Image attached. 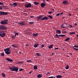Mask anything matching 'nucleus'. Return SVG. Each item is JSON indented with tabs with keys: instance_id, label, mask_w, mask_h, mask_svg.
Masks as SVG:
<instances>
[{
	"instance_id": "1",
	"label": "nucleus",
	"mask_w": 78,
	"mask_h": 78,
	"mask_svg": "<svg viewBox=\"0 0 78 78\" xmlns=\"http://www.w3.org/2000/svg\"><path fill=\"white\" fill-rule=\"evenodd\" d=\"M42 17H43L42 18ZM36 18L38 19V20H41L42 21L44 20H47L48 19V18L47 16H44V15H40L38 16H37Z\"/></svg>"
},
{
	"instance_id": "2",
	"label": "nucleus",
	"mask_w": 78,
	"mask_h": 78,
	"mask_svg": "<svg viewBox=\"0 0 78 78\" xmlns=\"http://www.w3.org/2000/svg\"><path fill=\"white\" fill-rule=\"evenodd\" d=\"M9 69L12 71L13 72L15 71V72H18L19 68L17 67H16L15 68H11L10 66L9 67Z\"/></svg>"
},
{
	"instance_id": "3",
	"label": "nucleus",
	"mask_w": 78,
	"mask_h": 78,
	"mask_svg": "<svg viewBox=\"0 0 78 78\" xmlns=\"http://www.w3.org/2000/svg\"><path fill=\"white\" fill-rule=\"evenodd\" d=\"M9 50H10V48H7L5 49L4 51L5 52V54L7 55H10L11 54V52L9 51Z\"/></svg>"
},
{
	"instance_id": "4",
	"label": "nucleus",
	"mask_w": 78,
	"mask_h": 78,
	"mask_svg": "<svg viewBox=\"0 0 78 78\" xmlns=\"http://www.w3.org/2000/svg\"><path fill=\"white\" fill-rule=\"evenodd\" d=\"M8 20H4L1 21L0 23L2 25H6L8 24Z\"/></svg>"
},
{
	"instance_id": "5",
	"label": "nucleus",
	"mask_w": 78,
	"mask_h": 78,
	"mask_svg": "<svg viewBox=\"0 0 78 78\" xmlns=\"http://www.w3.org/2000/svg\"><path fill=\"white\" fill-rule=\"evenodd\" d=\"M6 36V33H5V31H0V36L2 37H4Z\"/></svg>"
},
{
	"instance_id": "6",
	"label": "nucleus",
	"mask_w": 78,
	"mask_h": 78,
	"mask_svg": "<svg viewBox=\"0 0 78 78\" xmlns=\"http://www.w3.org/2000/svg\"><path fill=\"white\" fill-rule=\"evenodd\" d=\"M8 29L6 28V27L3 26L2 25L0 26V30H7Z\"/></svg>"
},
{
	"instance_id": "7",
	"label": "nucleus",
	"mask_w": 78,
	"mask_h": 78,
	"mask_svg": "<svg viewBox=\"0 0 78 78\" xmlns=\"http://www.w3.org/2000/svg\"><path fill=\"white\" fill-rule=\"evenodd\" d=\"M8 13L7 12L0 11V16H3L4 15H7Z\"/></svg>"
},
{
	"instance_id": "8",
	"label": "nucleus",
	"mask_w": 78,
	"mask_h": 78,
	"mask_svg": "<svg viewBox=\"0 0 78 78\" xmlns=\"http://www.w3.org/2000/svg\"><path fill=\"white\" fill-rule=\"evenodd\" d=\"M18 24L19 25H21V26H23L25 25V23H23V22H21L18 23Z\"/></svg>"
},
{
	"instance_id": "9",
	"label": "nucleus",
	"mask_w": 78,
	"mask_h": 78,
	"mask_svg": "<svg viewBox=\"0 0 78 78\" xmlns=\"http://www.w3.org/2000/svg\"><path fill=\"white\" fill-rule=\"evenodd\" d=\"M31 4L30 3L27 4L25 6L26 8H31Z\"/></svg>"
},
{
	"instance_id": "10",
	"label": "nucleus",
	"mask_w": 78,
	"mask_h": 78,
	"mask_svg": "<svg viewBox=\"0 0 78 78\" xmlns=\"http://www.w3.org/2000/svg\"><path fill=\"white\" fill-rule=\"evenodd\" d=\"M62 3L63 5H68L69 4V2L66 1H64L62 2Z\"/></svg>"
},
{
	"instance_id": "11",
	"label": "nucleus",
	"mask_w": 78,
	"mask_h": 78,
	"mask_svg": "<svg viewBox=\"0 0 78 78\" xmlns=\"http://www.w3.org/2000/svg\"><path fill=\"white\" fill-rule=\"evenodd\" d=\"M66 23L62 24L61 26L63 28H66V27H67L66 26Z\"/></svg>"
},
{
	"instance_id": "12",
	"label": "nucleus",
	"mask_w": 78,
	"mask_h": 78,
	"mask_svg": "<svg viewBox=\"0 0 78 78\" xmlns=\"http://www.w3.org/2000/svg\"><path fill=\"white\" fill-rule=\"evenodd\" d=\"M41 6L42 8H43V7L45 6V4L44 3H41Z\"/></svg>"
},
{
	"instance_id": "13",
	"label": "nucleus",
	"mask_w": 78,
	"mask_h": 78,
	"mask_svg": "<svg viewBox=\"0 0 78 78\" xmlns=\"http://www.w3.org/2000/svg\"><path fill=\"white\" fill-rule=\"evenodd\" d=\"M39 44H35L34 45V47H35V48H37V47L39 46Z\"/></svg>"
},
{
	"instance_id": "14",
	"label": "nucleus",
	"mask_w": 78,
	"mask_h": 78,
	"mask_svg": "<svg viewBox=\"0 0 78 78\" xmlns=\"http://www.w3.org/2000/svg\"><path fill=\"white\" fill-rule=\"evenodd\" d=\"M6 60H7L8 61H9V62H12L13 61V60H11V59H10L9 58H7L5 59Z\"/></svg>"
},
{
	"instance_id": "15",
	"label": "nucleus",
	"mask_w": 78,
	"mask_h": 78,
	"mask_svg": "<svg viewBox=\"0 0 78 78\" xmlns=\"http://www.w3.org/2000/svg\"><path fill=\"white\" fill-rule=\"evenodd\" d=\"M61 31L59 30H56V34H61Z\"/></svg>"
},
{
	"instance_id": "16",
	"label": "nucleus",
	"mask_w": 78,
	"mask_h": 78,
	"mask_svg": "<svg viewBox=\"0 0 78 78\" xmlns=\"http://www.w3.org/2000/svg\"><path fill=\"white\" fill-rule=\"evenodd\" d=\"M34 3L35 5H39V2H34Z\"/></svg>"
},
{
	"instance_id": "17",
	"label": "nucleus",
	"mask_w": 78,
	"mask_h": 78,
	"mask_svg": "<svg viewBox=\"0 0 78 78\" xmlns=\"http://www.w3.org/2000/svg\"><path fill=\"white\" fill-rule=\"evenodd\" d=\"M42 76L41 74H38L37 76V78H41Z\"/></svg>"
},
{
	"instance_id": "18",
	"label": "nucleus",
	"mask_w": 78,
	"mask_h": 78,
	"mask_svg": "<svg viewBox=\"0 0 78 78\" xmlns=\"http://www.w3.org/2000/svg\"><path fill=\"white\" fill-rule=\"evenodd\" d=\"M62 76H61V75H58L56 76V77L57 78H61Z\"/></svg>"
},
{
	"instance_id": "19",
	"label": "nucleus",
	"mask_w": 78,
	"mask_h": 78,
	"mask_svg": "<svg viewBox=\"0 0 78 78\" xmlns=\"http://www.w3.org/2000/svg\"><path fill=\"white\" fill-rule=\"evenodd\" d=\"M34 70H37V66H34Z\"/></svg>"
},
{
	"instance_id": "20",
	"label": "nucleus",
	"mask_w": 78,
	"mask_h": 78,
	"mask_svg": "<svg viewBox=\"0 0 78 78\" xmlns=\"http://www.w3.org/2000/svg\"><path fill=\"white\" fill-rule=\"evenodd\" d=\"M12 5L15 6H16L17 5V2H14L12 4Z\"/></svg>"
},
{
	"instance_id": "21",
	"label": "nucleus",
	"mask_w": 78,
	"mask_h": 78,
	"mask_svg": "<svg viewBox=\"0 0 78 78\" xmlns=\"http://www.w3.org/2000/svg\"><path fill=\"white\" fill-rule=\"evenodd\" d=\"M33 36H35V37H36L37 36V35H38V34H33Z\"/></svg>"
},
{
	"instance_id": "22",
	"label": "nucleus",
	"mask_w": 78,
	"mask_h": 78,
	"mask_svg": "<svg viewBox=\"0 0 78 78\" xmlns=\"http://www.w3.org/2000/svg\"><path fill=\"white\" fill-rule=\"evenodd\" d=\"M69 65H67L65 67V69H66V70L69 69Z\"/></svg>"
},
{
	"instance_id": "23",
	"label": "nucleus",
	"mask_w": 78,
	"mask_h": 78,
	"mask_svg": "<svg viewBox=\"0 0 78 78\" xmlns=\"http://www.w3.org/2000/svg\"><path fill=\"white\" fill-rule=\"evenodd\" d=\"M69 34L70 35H72V34H75V33L70 32Z\"/></svg>"
},
{
	"instance_id": "24",
	"label": "nucleus",
	"mask_w": 78,
	"mask_h": 78,
	"mask_svg": "<svg viewBox=\"0 0 78 78\" xmlns=\"http://www.w3.org/2000/svg\"><path fill=\"white\" fill-rule=\"evenodd\" d=\"M69 40H70V38H67L65 40V42H66V41H69Z\"/></svg>"
},
{
	"instance_id": "25",
	"label": "nucleus",
	"mask_w": 78,
	"mask_h": 78,
	"mask_svg": "<svg viewBox=\"0 0 78 78\" xmlns=\"http://www.w3.org/2000/svg\"><path fill=\"white\" fill-rule=\"evenodd\" d=\"M53 45L51 44V45L49 46L48 47L49 48H51L53 47Z\"/></svg>"
},
{
	"instance_id": "26",
	"label": "nucleus",
	"mask_w": 78,
	"mask_h": 78,
	"mask_svg": "<svg viewBox=\"0 0 78 78\" xmlns=\"http://www.w3.org/2000/svg\"><path fill=\"white\" fill-rule=\"evenodd\" d=\"M48 17L50 18L51 19H53V16H52L51 15H49L48 16Z\"/></svg>"
},
{
	"instance_id": "27",
	"label": "nucleus",
	"mask_w": 78,
	"mask_h": 78,
	"mask_svg": "<svg viewBox=\"0 0 78 78\" xmlns=\"http://www.w3.org/2000/svg\"><path fill=\"white\" fill-rule=\"evenodd\" d=\"M34 23V22L32 21V22H30L29 23V24H33Z\"/></svg>"
},
{
	"instance_id": "28",
	"label": "nucleus",
	"mask_w": 78,
	"mask_h": 78,
	"mask_svg": "<svg viewBox=\"0 0 78 78\" xmlns=\"http://www.w3.org/2000/svg\"><path fill=\"white\" fill-rule=\"evenodd\" d=\"M4 55H5L4 52L2 53L1 55V56H2V57H4Z\"/></svg>"
},
{
	"instance_id": "29",
	"label": "nucleus",
	"mask_w": 78,
	"mask_h": 78,
	"mask_svg": "<svg viewBox=\"0 0 78 78\" xmlns=\"http://www.w3.org/2000/svg\"><path fill=\"white\" fill-rule=\"evenodd\" d=\"M12 46L13 47H17V46L15 45V44H12Z\"/></svg>"
},
{
	"instance_id": "30",
	"label": "nucleus",
	"mask_w": 78,
	"mask_h": 78,
	"mask_svg": "<svg viewBox=\"0 0 78 78\" xmlns=\"http://www.w3.org/2000/svg\"><path fill=\"white\" fill-rule=\"evenodd\" d=\"M36 55H37V56H40L41 55V54L38 53H36Z\"/></svg>"
},
{
	"instance_id": "31",
	"label": "nucleus",
	"mask_w": 78,
	"mask_h": 78,
	"mask_svg": "<svg viewBox=\"0 0 78 78\" xmlns=\"http://www.w3.org/2000/svg\"><path fill=\"white\" fill-rule=\"evenodd\" d=\"M18 64H23V61H20V62H18Z\"/></svg>"
},
{
	"instance_id": "32",
	"label": "nucleus",
	"mask_w": 78,
	"mask_h": 78,
	"mask_svg": "<svg viewBox=\"0 0 78 78\" xmlns=\"http://www.w3.org/2000/svg\"><path fill=\"white\" fill-rule=\"evenodd\" d=\"M2 76L3 77H5V74L4 73H2Z\"/></svg>"
},
{
	"instance_id": "33",
	"label": "nucleus",
	"mask_w": 78,
	"mask_h": 78,
	"mask_svg": "<svg viewBox=\"0 0 78 78\" xmlns=\"http://www.w3.org/2000/svg\"><path fill=\"white\" fill-rule=\"evenodd\" d=\"M73 47H75V48H78V46L75 45H74V46H73Z\"/></svg>"
},
{
	"instance_id": "34",
	"label": "nucleus",
	"mask_w": 78,
	"mask_h": 78,
	"mask_svg": "<svg viewBox=\"0 0 78 78\" xmlns=\"http://www.w3.org/2000/svg\"><path fill=\"white\" fill-rule=\"evenodd\" d=\"M16 35L18 36V35H19V34L18 33H16L15 34V37H16Z\"/></svg>"
},
{
	"instance_id": "35",
	"label": "nucleus",
	"mask_w": 78,
	"mask_h": 78,
	"mask_svg": "<svg viewBox=\"0 0 78 78\" xmlns=\"http://www.w3.org/2000/svg\"><path fill=\"white\" fill-rule=\"evenodd\" d=\"M15 36L14 35H13L12 36V39H14L15 38Z\"/></svg>"
},
{
	"instance_id": "36",
	"label": "nucleus",
	"mask_w": 78,
	"mask_h": 78,
	"mask_svg": "<svg viewBox=\"0 0 78 78\" xmlns=\"http://www.w3.org/2000/svg\"><path fill=\"white\" fill-rule=\"evenodd\" d=\"M55 36L57 38H59V35H58V34H56L55 35Z\"/></svg>"
},
{
	"instance_id": "37",
	"label": "nucleus",
	"mask_w": 78,
	"mask_h": 78,
	"mask_svg": "<svg viewBox=\"0 0 78 78\" xmlns=\"http://www.w3.org/2000/svg\"><path fill=\"white\" fill-rule=\"evenodd\" d=\"M32 62V61L31 60H27V62Z\"/></svg>"
},
{
	"instance_id": "38",
	"label": "nucleus",
	"mask_w": 78,
	"mask_h": 78,
	"mask_svg": "<svg viewBox=\"0 0 78 78\" xmlns=\"http://www.w3.org/2000/svg\"><path fill=\"white\" fill-rule=\"evenodd\" d=\"M74 50H76V51H78V48H73Z\"/></svg>"
},
{
	"instance_id": "39",
	"label": "nucleus",
	"mask_w": 78,
	"mask_h": 78,
	"mask_svg": "<svg viewBox=\"0 0 78 78\" xmlns=\"http://www.w3.org/2000/svg\"><path fill=\"white\" fill-rule=\"evenodd\" d=\"M41 48H44V44H41Z\"/></svg>"
},
{
	"instance_id": "40",
	"label": "nucleus",
	"mask_w": 78,
	"mask_h": 78,
	"mask_svg": "<svg viewBox=\"0 0 78 78\" xmlns=\"http://www.w3.org/2000/svg\"><path fill=\"white\" fill-rule=\"evenodd\" d=\"M69 27H70V28H72V27H72V26L70 25H69Z\"/></svg>"
},
{
	"instance_id": "41",
	"label": "nucleus",
	"mask_w": 78,
	"mask_h": 78,
	"mask_svg": "<svg viewBox=\"0 0 78 78\" xmlns=\"http://www.w3.org/2000/svg\"><path fill=\"white\" fill-rule=\"evenodd\" d=\"M52 12H48V14H51V13H52Z\"/></svg>"
},
{
	"instance_id": "42",
	"label": "nucleus",
	"mask_w": 78,
	"mask_h": 78,
	"mask_svg": "<svg viewBox=\"0 0 78 78\" xmlns=\"http://www.w3.org/2000/svg\"><path fill=\"white\" fill-rule=\"evenodd\" d=\"M3 3L0 2V5H3Z\"/></svg>"
},
{
	"instance_id": "43",
	"label": "nucleus",
	"mask_w": 78,
	"mask_h": 78,
	"mask_svg": "<svg viewBox=\"0 0 78 78\" xmlns=\"http://www.w3.org/2000/svg\"><path fill=\"white\" fill-rule=\"evenodd\" d=\"M59 15H60V14H59V13H57L56 15V16H59Z\"/></svg>"
},
{
	"instance_id": "44",
	"label": "nucleus",
	"mask_w": 78,
	"mask_h": 78,
	"mask_svg": "<svg viewBox=\"0 0 78 78\" xmlns=\"http://www.w3.org/2000/svg\"><path fill=\"white\" fill-rule=\"evenodd\" d=\"M19 71H20V72H21L22 70H23V69L21 68L19 70Z\"/></svg>"
},
{
	"instance_id": "45",
	"label": "nucleus",
	"mask_w": 78,
	"mask_h": 78,
	"mask_svg": "<svg viewBox=\"0 0 78 78\" xmlns=\"http://www.w3.org/2000/svg\"><path fill=\"white\" fill-rule=\"evenodd\" d=\"M66 35H62V37H65Z\"/></svg>"
},
{
	"instance_id": "46",
	"label": "nucleus",
	"mask_w": 78,
	"mask_h": 78,
	"mask_svg": "<svg viewBox=\"0 0 78 78\" xmlns=\"http://www.w3.org/2000/svg\"><path fill=\"white\" fill-rule=\"evenodd\" d=\"M48 78H53V76H51V77H49Z\"/></svg>"
},
{
	"instance_id": "47",
	"label": "nucleus",
	"mask_w": 78,
	"mask_h": 78,
	"mask_svg": "<svg viewBox=\"0 0 78 78\" xmlns=\"http://www.w3.org/2000/svg\"><path fill=\"white\" fill-rule=\"evenodd\" d=\"M59 37H62V35H61V34L59 35Z\"/></svg>"
},
{
	"instance_id": "48",
	"label": "nucleus",
	"mask_w": 78,
	"mask_h": 78,
	"mask_svg": "<svg viewBox=\"0 0 78 78\" xmlns=\"http://www.w3.org/2000/svg\"><path fill=\"white\" fill-rule=\"evenodd\" d=\"M63 33H67V31H65L64 32H63Z\"/></svg>"
},
{
	"instance_id": "49",
	"label": "nucleus",
	"mask_w": 78,
	"mask_h": 78,
	"mask_svg": "<svg viewBox=\"0 0 78 78\" xmlns=\"http://www.w3.org/2000/svg\"><path fill=\"white\" fill-rule=\"evenodd\" d=\"M58 48H55V50H58Z\"/></svg>"
},
{
	"instance_id": "50",
	"label": "nucleus",
	"mask_w": 78,
	"mask_h": 78,
	"mask_svg": "<svg viewBox=\"0 0 78 78\" xmlns=\"http://www.w3.org/2000/svg\"><path fill=\"white\" fill-rule=\"evenodd\" d=\"M0 9H2L3 8H2V7L1 6H0Z\"/></svg>"
},
{
	"instance_id": "51",
	"label": "nucleus",
	"mask_w": 78,
	"mask_h": 78,
	"mask_svg": "<svg viewBox=\"0 0 78 78\" xmlns=\"http://www.w3.org/2000/svg\"><path fill=\"white\" fill-rule=\"evenodd\" d=\"M34 18V16H30V18Z\"/></svg>"
},
{
	"instance_id": "52",
	"label": "nucleus",
	"mask_w": 78,
	"mask_h": 78,
	"mask_svg": "<svg viewBox=\"0 0 78 78\" xmlns=\"http://www.w3.org/2000/svg\"><path fill=\"white\" fill-rule=\"evenodd\" d=\"M63 14V12H62L60 13V15H62V14Z\"/></svg>"
},
{
	"instance_id": "53",
	"label": "nucleus",
	"mask_w": 78,
	"mask_h": 78,
	"mask_svg": "<svg viewBox=\"0 0 78 78\" xmlns=\"http://www.w3.org/2000/svg\"><path fill=\"white\" fill-rule=\"evenodd\" d=\"M75 25H77V23H75L74 24Z\"/></svg>"
},
{
	"instance_id": "54",
	"label": "nucleus",
	"mask_w": 78,
	"mask_h": 78,
	"mask_svg": "<svg viewBox=\"0 0 78 78\" xmlns=\"http://www.w3.org/2000/svg\"><path fill=\"white\" fill-rule=\"evenodd\" d=\"M32 73V71H31L29 73Z\"/></svg>"
},
{
	"instance_id": "55",
	"label": "nucleus",
	"mask_w": 78,
	"mask_h": 78,
	"mask_svg": "<svg viewBox=\"0 0 78 78\" xmlns=\"http://www.w3.org/2000/svg\"><path fill=\"white\" fill-rule=\"evenodd\" d=\"M55 55V53H52V55Z\"/></svg>"
},
{
	"instance_id": "56",
	"label": "nucleus",
	"mask_w": 78,
	"mask_h": 78,
	"mask_svg": "<svg viewBox=\"0 0 78 78\" xmlns=\"http://www.w3.org/2000/svg\"><path fill=\"white\" fill-rule=\"evenodd\" d=\"M25 46H28V44H26Z\"/></svg>"
},
{
	"instance_id": "57",
	"label": "nucleus",
	"mask_w": 78,
	"mask_h": 78,
	"mask_svg": "<svg viewBox=\"0 0 78 78\" xmlns=\"http://www.w3.org/2000/svg\"><path fill=\"white\" fill-rule=\"evenodd\" d=\"M47 74H50V73H49V72H48V73H47Z\"/></svg>"
},
{
	"instance_id": "58",
	"label": "nucleus",
	"mask_w": 78,
	"mask_h": 78,
	"mask_svg": "<svg viewBox=\"0 0 78 78\" xmlns=\"http://www.w3.org/2000/svg\"><path fill=\"white\" fill-rule=\"evenodd\" d=\"M69 16H72V14H69Z\"/></svg>"
},
{
	"instance_id": "59",
	"label": "nucleus",
	"mask_w": 78,
	"mask_h": 78,
	"mask_svg": "<svg viewBox=\"0 0 78 78\" xmlns=\"http://www.w3.org/2000/svg\"><path fill=\"white\" fill-rule=\"evenodd\" d=\"M43 2H44V3H45V1L43 0Z\"/></svg>"
},
{
	"instance_id": "60",
	"label": "nucleus",
	"mask_w": 78,
	"mask_h": 78,
	"mask_svg": "<svg viewBox=\"0 0 78 78\" xmlns=\"http://www.w3.org/2000/svg\"><path fill=\"white\" fill-rule=\"evenodd\" d=\"M10 6H12V4H10Z\"/></svg>"
},
{
	"instance_id": "61",
	"label": "nucleus",
	"mask_w": 78,
	"mask_h": 78,
	"mask_svg": "<svg viewBox=\"0 0 78 78\" xmlns=\"http://www.w3.org/2000/svg\"><path fill=\"white\" fill-rule=\"evenodd\" d=\"M69 54H70V55H72V54H71V53H69Z\"/></svg>"
},
{
	"instance_id": "62",
	"label": "nucleus",
	"mask_w": 78,
	"mask_h": 78,
	"mask_svg": "<svg viewBox=\"0 0 78 78\" xmlns=\"http://www.w3.org/2000/svg\"><path fill=\"white\" fill-rule=\"evenodd\" d=\"M19 53H20V54H21V52H19Z\"/></svg>"
},
{
	"instance_id": "63",
	"label": "nucleus",
	"mask_w": 78,
	"mask_h": 78,
	"mask_svg": "<svg viewBox=\"0 0 78 78\" xmlns=\"http://www.w3.org/2000/svg\"><path fill=\"white\" fill-rule=\"evenodd\" d=\"M51 10H52V11H54V9H52Z\"/></svg>"
},
{
	"instance_id": "64",
	"label": "nucleus",
	"mask_w": 78,
	"mask_h": 78,
	"mask_svg": "<svg viewBox=\"0 0 78 78\" xmlns=\"http://www.w3.org/2000/svg\"><path fill=\"white\" fill-rule=\"evenodd\" d=\"M76 36H77V37H78V34H77V35H76Z\"/></svg>"
}]
</instances>
